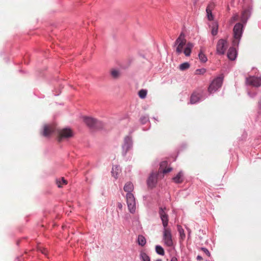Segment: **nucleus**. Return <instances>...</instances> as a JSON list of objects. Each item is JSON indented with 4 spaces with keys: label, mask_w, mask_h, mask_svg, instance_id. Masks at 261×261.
<instances>
[{
    "label": "nucleus",
    "mask_w": 261,
    "mask_h": 261,
    "mask_svg": "<svg viewBox=\"0 0 261 261\" xmlns=\"http://www.w3.org/2000/svg\"><path fill=\"white\" fill-rule=\"evenodd\" d=\"M175 46H176V53L177 54H180L184 52L186 56L189 57L191 53V49L194 47V45L191 42H188L185 38V35L181 33L179 37L175 42Z\"/></svg>",
    "instance_id": "nucleus-2"
},
{
    "label": "nucleus",
    "mask_w": 261,
    "mask_h": 261,
    "mask_svg": "<svg viewBox=\"0 0 261 261\" xmlns=\"http://www.w3.org/2000/svg\"><path fill=\"white\" fill-rule=\"evenodd\" d=\"M126 203L130 213L134 214L136 211V200L133 193H126Z\"/></svg>",
    "instance_id": "nucleus-4"
},
{
    "label": "nucleus",
    "mask_w": 261,
    "mask_h": 261,
    "mask_svg": "<svg viewBox=\"0 0 261 261\" xmlns=\"http://www.w3.org/2000/svg\"><path fill=\"white\" fill-rule=\"evenodd\" d=\"M190 67V64L188 62H185L179 66V69L181 71H184L188 69Z\"/></svg>",
    "instance_id": "nucleus-21"
},
{
    "label": "nucleus",
    "mask_w": 261,
    "mask_h": 261,
    "mask_svg": "<svg viewBox=\"0 0 261 261\" xmlns=\"http://www.w3.org/2000/svg\"><path fill=\"white\" fill-rule=\"evenodd\" d=\"M201 250L208 256H210L211 254L209 251L205 248H201Z\"/></svg>",
    "instance_id": "nucleus-34"
},
{
    "label": "nucleus",
    "mask_w": 261,
    "mask_h": 261,
    "mask_svg": "<svg viewBox=\"0 0 261 261\" xmlns=\"http://www.w3.org/2000/svg\"><path fill=\"white\" fill-rule=\"evenodd\" d=\"M223 82V78L218 77L215 79L211 83L208 88V91L210 93L216 91L222 86Z\"/></svg>",
    "instance_id": "nucleus-5"
},
{
    "label": "nucleus",
    "mask_w": 261,
    "mask_h": 261,
    "mask_svg": "<svg viewBox=\"0 0 261 261\" xmlns=\"http://www.w3.org/2000/svg\"><path fill=\"white\" fill-rule=\"evenodd\" d=\"M217 53L219 55L224 54L227 47V42L224 39H220L217 44Z\"/></svg>",
    "instance_id": "nucleus-7"
},
{
    "label": "nucleus",
    "mask_w": 261,
    "mask_h": 261,
    "mask_svg": "<svg viewBox=\"0 0 261 261\" xmlns=\"http://www.w3.org/2000/svg\"><path fill=\"white\" fill-rule=\"evenodd\" d=\"M118 207L120 210H121L122 208V204L119 202L118 203Z\"/></svg>",
    "instance_id": "nucleus-35"
},
{
    "label": "nucleus",
    "mask_w": 261,
    "mask_h": 261,
    "mask_svg": "<svg viewBox=\"0 0 261 261\" xmlns=\"http://www.w3.org/2000/svg\"><path fill=\"white\" fill-rule=\"evenodd\" d=\"M243 31V25L241 23H237L233 30L234 39L232 42L234 46H238Z\"/></svg>",
    "instance_id": "nucleus-3"
},
{
    "label": "nucleus",
    "mask_w": 261,
    "mask_h": 261,
    "mask_svg": "<svg viewBox=\"0 0 261 261\" xmlns=\"http://www.w3.org/2000/svg\"><path fill=\"white\" fill-rule=\"evenodd\" d=\"M134 189V185L131 182H127L123 187V190L126 193H132Z\"/></svg>",
    "instance_id": "nucleus-15"
},
{
    "label": "nucleus",
    "mask_w": 261,
    "mask_h": 261,
    "mask_svg": "<svg viewBox=\"0 0 261 261\" xmlns=\"http://www.w3.org/2000/svg\"><path fill=\"white\" fill-rule=\"evenodd\" d=\"M197 259L198 260H202V257L200 255H198L197 257Z\"/></svg>",
    "instance_id": "nucleus-36"
},
{
    "label": "nucleus",
    "mask_w": 261,
    "mask_h": 261,
    "mask_svg": "<svg viewBox=\"0 0 261 261\" xmlns=\"http://www.w3.org/2000/svg\"><path fill=\"white\" fill-rule=\"evenodd\" d=\"M206 14H207V18L209 20H213L214 19V17H213V15L212 14V11H206Z\"/></svg>",
    "instance_id": "nucleus-31"
},
{
    "label": "nucleus",
    "mask_w": 261,
    "mask_h": 261,
    "mask_svg": "<svg viewBox=\"0 0 261 261\" xmlns=\"http://www.w3.org/2000/svg\"><path fill=\"white\" fill-rule=\"evenodd\" d=\"M140 256L143 261H150V257L146 253L142 252Z\"/></svg>",
    "instance_id": "nucleus-27"
},
{
    "label": "nucleus",
    "mask_w": 261,
    "mask_h": 261,
    "mask_svg": "<svg viewBox=\"0 0 261 261\" xmlns=\"http://www.w3.org/2000/svg\"><path fill=\"white\" fill-rule=\"evenodd\" d=\"M199 97L198 94L193 93L191 97V102L195 103L199 100Z\"/></svg>",
    "instance_id": "nucleus-25"
},
{
    "label": "nucleus",
    "mask_w": 261,
    "mask_h": 261,
    "mask_svg": "<svg viewBox=\"0 0 261 261\" xmlns=\"http://www.w3.org/2000/svg\"><path fill=\"white\" fill-rule=\"evenodd\" d=\"M167 213V210L165 207L164 208L160 207L159 208V214L164 227L163 231V242L166 246L168 247H172L173 246V242L171 234V230L168 227L169 217Z\"/></svg>",
    "instance_id": "nucleus-1"
},
{
    "label": "nucleus",
    "mask_w": 261,
    "mask_h": 261,
    "mask_svg": "<svg viewBox=\"0 0 261 261\" xmlns=\"http://www.w3.org/2000/svg\"><path fill=\"white\" fill-rule=\"evenodd\" d=\"M155 261H162V259H157Z\"/></svg>",
    "instance_id": "nucleus-39"
},
{
    "label": "nucleus",
    "mask_w": 261,
    "mask_h": 261,
    "mask_svg": "<svg viewBox=\"0 0 261 261\" xmlns=\"http://www.w3.org/2000/svg\"><path fill=\"white\" fill-rule=\"evenodd\" d=\"M84 121L87 125L91 128L95 127L98 123V121L96 119L89 117H84Z\"/></svg>",
    "instance_id": "nucleus-10"
},
{
    "label": "nucleus",
    "mask_w": 261,
    "mask_h": 261,
    "mask_svg": "<svg viewBox=\"0 0 261 261\" xmlns=\"http://www.w3.org/2000/svg\"><path fill=\"white\" fill-rule=\"evenodd\" d=\"M171 261H177V259L176 257H172Z\"/></svg>",
    "instance_id": "nucleus-37"
},
{
    "label": "nucleus",
    "mask_w": 261,
    "mask_h": 261,
    "mask_svg": "<svg viewBox=\"0 0 261 261\" xmlns=\"http://www.w3.org/2000/svg\"><path fill=\"white\" fill-rule=\"evenodd\" d=\"M56 182L59 188H62L64 185L67 184V181L63 177L57 179Z\"/></svg>",
    "instance_id": "nucleus-16"
},
{
    "label": "nucleus",
    "mask_w": 261,
    "mask_h": 261,
    "mask_svg": "<svg viewBox=\"0 0 261 261\" xmlns=\"http://www.w3.org/2000/svg\"><path fill=\"white\" fill-rule=\"evenodd\" d=\"M172 168L168 166V164L167 161H163L161 163L160 167L159 170L158 176H160V173L165 174L170 172L172 171Z\"/></svg>",
    "instance_id": "nucleus-9"
},
{
    "label": "nucleus",
    "mask_w": 261,
    "mask_h": 261,
    "mask_svg": "<svg viewBox=\"0 0 261 261\" xmlns=\"http://www.w3.org/2000/svg\"><path fill=\"white\" fill-rule=\"evenodd\" d=\"M155 251L156 253L160 255H164L165 254V251L163 248L159 245H157L155 247Z\"/></svg>",
    "instance_id": "nucleus-24"
},
{
    "label": "nucleus",
    "mask_w": 261,
    "mask_h": 261,
    "mask_svg": "<svg viewBox=\"0 0 261 261\" xmlns=\"http://www.w3.org/2000/svg\"><path fill=\"white\" fill-rule=\"evenodd\" d=\"M206 71V69L205 68H201V69H197L195 71V74L196 75H203L204 74Z\"/></svg>",
    "instance_id": "nucleus-28"
},
{
    "label": "nucleus",
    "mask_w": 261,
    "mask_h": 261,
    "mask_svg": "<svg viewBox=\"0 0 261 261\" xmlns=\"http://www.w3.org/2000/svg\"><path fill=\"white\" fill-rule=\"evenodd\" d=\"M198 0H196L195 2H194V4H196L197 3V2Z\"/></svg>",
    "instance_id": "nucleus-38"
},
{
    "label": "nucleus",
    "mask_w": 261,
    "mask_h": 261,
    "mask_svg": "<svg viewBox=\"0 0 261 261\" xmlns=\"http://www.w3.org/2000/svg\"><path fill=\"white\" fill-rule=\"evenodd\" d=\"M111 74L114 78H118L120 75L119 71L116 69L112 70Z\"/></svg>",
    "instance_id": "nucleus-29"
},
{
    "label": "nucleus",
    "mask_w": 261,
    "mask_h": 261,
    "mask_svg": "<svg viewBox=\"0 0 261 261\" xmlns=\"http://www.w3.org/2000/svg\"><path fill=\"white\" fill-rule=\"evenodd\" d=\"M55 130L54 126L52 125H46L44 126L43 136L48 137Z\"/></svg>",
    "instance_id": "nucleus-12"
},
{
    "label": "nucleus",
    "mask_w": 261,
    "mask_h": 261,
    "mask_svg": "<svg viewBox=\"0 0 261 261\" xmlns=\"http://www.w3.org/2000/svg\"><path fill=\"white\" fill-rule=\"evenodd\" d=\"M215 5L214 3L211 2L207 5L206 9V11H208L209 12L212 11L214 9V8H215Z\"/></svg>",
    "instance_id": "nucleus-30"
},
{
    "label": "nucleus",
    "mask_w": 261,
    "mask_h": 261,
    "mask_svg": "<svg viewBox=\"0 0 261 261\" xmlns=\"http://www.w3.org/2000/svg\"><path fill=\"white\" fill-rule=\"evenodd\" d=\"M237 56V51L235 48L230 47L227 53L228 58L231 60H234Z\"/></svg>",
    "instance_id": "nucleus-14"
},
{
    "label": "nucleus",
    "mask_w": 261,
    "mask_h": 261,
    "mask_svg": "<svg viewBox=\"0 0 261 261\" xmlns=\"http://www.w3.org/2000/svg\"><path fill=\"white\" fill-rule=\"evenodd\" d=\"M138 243L139 245L144 246L146 243L145 237L142 235H139L138 237Z\"/></svg>",
    "instance_id": "nucleus-20"
},
{
    "label": "nucleus",
    "mask_w": 261,
    "mask_h": 261,
    "mask_svg": "<svg viewBox=\"0 0 261 261\" xmlns=\"http://www.w3.org/2000/svg\"><path fill=\"white\" fill-rule=\"evenodd\" d=\"M249 14L250 12L248 10H244L242 14V21L245 22L247 21Z\"/></svg>",
    "instance_id": "nucleus-19"
},
{
    "label": "nucleus",
    "mask_w": 261,
    "mask_h": 261,
    "mask_svg": "<svg viewBox=\"0 0 261 261\" xmlns=\"http://www.w3.org/2000/svg\"><path fill=\"white\" fill-rule=\"evenodd\" d=\"M178 231L180 234V236L182 239H184L185 238V234L184 233V229L181 227H178Z\"/></svg>",
    "instance_id": "nucleus-32"
},
{
    "label": "nucleus",
    "mask_w": 261,
    "mask_h": 261,
    "mask_svg": "<svg viewBox=\"0 0 261 261\" xmlns=\"http://www.w3.org/2000/svg\"><path fill=\"white\" fill-rule=\"evenodd\" d=\"M247 83L254 87H258L261 86V77L250 76L246 79Z\"/></svg>",
    "instance_id": "nucleus-8"
},
{
    "label": "nucleus",
    "mask_w": 261,
    "mask_h": 261,
    "mask_svg": "<svg viewBox=\"0 0 261 261\" xmlns=\"http://www.w3.org/2000/svg\"><path fill=\"white\" fill-rule=\"evenodd\" d=\"M147 93V91L145 89H141L138 92V95L140 98L144 99L146 97Z\"/></svg>",
    "instance_id": "nucleus-26"
},
{
    "label": "nucleus",
    "mask_w": 261,
    "mask_h": 261,
    "mask_svg": "<svg viewBox=\"0 0 261 261\" xmlns=\"http://www.w3.org/2000/svg\"><path fill=\"white\" fill-rule=\"evenodd\" d=\"M120 172V169L119 166H116L113 167L112 173L113 176L117 178L118 177V175Z\"/></svg>",
    "instance_id": "nucleus-17"
},
{
    "label": "nucleus",
    "mask_w": 261,
    "mask_h": 261,
    "mask_svg": "<svg viewBox=\"0 0 261 261\" xmlns=\"http://www.w3.org/2000/svg\"><path fill=\"white\" fill-rule=\"evenodd\" d=\"M73 136L72 131L70 128H63L58 131V139L61 142L63 139H68Z\"/></svg>",
    "instance_id": "nucleus-6"
},
{
    "label": "nucleus",
    "mask_w": 261,
    "mask_h": 261,
    "mask_svg": "<svg viewBox=\"0 0 261 261\" xmlns=\"http://www.w3.org/2000/svg\"><path fill=\"white\" fill-rule=\"evenodd\" d=\"M157 176H158V174L156 175L153 173L149 176L147 180V184L149 187L153 188L155 186L157 182Z\"/></svg>",
    "instance_id": "nucleus-11"
},
{
    "label": "nucleus",
    "mask_w": 261,
    "mask_h": 261,
    "mask_svg": "<svg viewBox=\"0 0 261 261\" xmlns=\"http://www.w3.org/2000/svg\"><path fill=\"white\" fill-rule=\"evenodd\" d=\"M131 146V140L130 138L127 136L124 139V144L123 145V149L124 150V154L129 149Z\"/></svg>",
    "instance_id": "nucleus-13"
},
{
    "label": "nucleus",
    "mask_w": 261,
    "mask_h": 261,
    "mask_svg": "<svg viewBox=\"0 0 261 261\" xmlns=\"http://www.w3.org/2000/svg\"><path fill=\"white\" fill-rule=\"evenodd\" d=\"M198 57L200 61L201 62L205 63L207 61V59L206 56L203 54V51L201 50L198 54Z\"/></svg>",
    "instance_id": "nucleus-23"
},
{
    "label": "nucleus",
    "mask_w": 261,
    "mask_h": 261,
    "mask_svg": "<svg viewBox=\"0 0 261 261\" xmlns=\"http://www.w3.org/2000/svg\"><path fill=\"white\" fill-rule=\"evenodd\" d=\"M239 19V15L238 14L234 15L232 18H231L230 21L231 23L234 22V21L238 20Z\"/></svg>",
    "instance_id": "nucleus-33"
},
{
    "label": "nucleus",
    "mask_w": 261,
    "mask_h": 261,
    "mask_svg": "<svg viewBox=\"0 0 261 261\" xmlns=\"http://www.w3.org/2000/svg\"><path fill=\"white\" fill-rule=\"evenodd\" d=\"M218 24L216 22H214L212 24V34L214 36H215L217 35L218 33Z\"/></svg>",
    "instance_id": "nucleus-22"
},
{
    "label": "nucleus",
    "mask_w": 261,
    "mask_h": 261,
    "mask_svg": "<svg viewBox=\"0 0 261 261\" xmlns=\"http://www.w3.org/2000/svg\"><path fill=\"white\" fill-rule=\"evenodd\" d=\"M182 176V174L181 172H179L175 177L173 178V180L175 183H181L183 181Z\"/></svg>",
    "instance_id": "nucleus-18"
}]
</instances>
